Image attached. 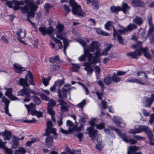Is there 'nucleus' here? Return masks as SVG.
Returning a JSON list of instances; mask_svg holds the SVG:
<instances>
[{
  "label": "nucleus",
  "instance_id": "f257e3e1",
  "mask_svg": "<svg viewBox=\"0 0 154 154\" xmlns=\"http://www.w3.org/2000/svg\"><path fill=\"white\" fill-rule=\"evenodd\" d=\"M38 8V6L35 4L31 2L21 7V11L23 14H27L26 20L30 23L31 21L30 17L32 18L34 17L35 12Z\"/></svg>",
  "mask_w": 154,
  "mask_h": 154
},
{
  "label": "nucleus",
  "instance_id": "f03ea898",
  "mask_svg": "<svg viewBox=\"0 0 154 154\" xmlns=\"http://www.w3.org/2000/svg\"><path fill=\"white\" fill-rule=\"evenodd\" d=\"M147 50L146 48H143L140 47L139 49H136V51L128 53L127 54L128 56L131 57L134 59H137L138 56H140L141 55V52L143 53L144 55L148 59H151V55L146 52Z\"/></svg>",
  "mask_w": 154,
  "mask_h": 154
},
{
  "label": "nucleus",
  "instance_id": "7ed1b4c3",
  "mask_svg": "<svg viewBox=\"0 0 154 154\" xmlns=\"http://www.w3.org/2000/svg\"><path fill=\"white\" fill-rule=\"evenodd\" d=\"M77 41L84 47V54L82 55L80 57H79V60L80 61H85L86 57H87L89 58V62H90L92 60V54L89 52V51L88 50H86L85 48L86 45L85 42L81 39H78Z\"/></svg>",
  "mask_w": 154,
  "mask_h": 154
},
{
  "label": "nucleus",
  "instance_id": "20e7f679",
  "mask_svg": "<svg viewBox=\"0 0 154 154\" xmlns=\"http://www.w3.org/2000/svg\"><path fill=\"white\" fill-rule=\"evenodd\" d=\"M137 28V26L134 23H130L127 26V28L122 27V29H119L118 31L119 34L125 35L128 31H131Z\"/></svg>",
  "mask_w": 154,
  "mask_h": 154
},
{
  "label": "nucleus",
  "instance_id": "39448f33",
  "mask_svg": "<svg viewBox=\"0 0 154 154\" xmlns=\"http://www.w3.org/2000/svg\"><path fill=\"white\" fill-rule=\"evenodd\" d=\"M17 35L18 40L20 43L26 45V43L24 42L22 40V39L24 38L26 35V32L25 30L23 31L21 29H19L17 32Z\"/></svg>",
  "mask_w": 154,
  "mask_h": 154
},
{
  "label": "nucleus",
  "instance_id": "423d86ee",
  "mask_svg": "<svg viewBox=\"0 0 154 154\" xmlns=\"http://www.w3.org/2000/svg\"><path fill=\"white\" fill-rule=\"evenodd\" d=\"M72 8V12L74 15H77L79 16L83 17L84 14L83 12L82 11L81 6L77 4L73 6Z\"/></svg>",
  "mask_w": 154,
  "mask_h": 154
},
{
  "label": "nucleus",
  "instance_id": "0eeeda50",
  "mask_svg": "<svg viewBox=\"0 0 154 154\" xmlns=\"http://www.w3.org/2000/svg\"><path fill=\"white\" fill-rule=\"evenodd\" d=\"M17 96H25V98L23 100V103H25L30 100V95L29 93H27L24 91L23 90L21 89L17 92Z\"/></svg>",
  "mask_w": 154,
  "mask_h": 154
},
{
  "label": "nucleus",
  "instance_id": "6e6552de",
  "mask_svg": "<svg viewBox=\"0 0 154 154\" xmlns=\"http://www.w3.org/2000/svg\"><path fill=\"white\" fill-rule=\"evenodd\" d=\"M58 101L59 102V104L61 106L60 110L62 112H65L68 111L69 105L63 100L61 99L58 100Z\"/></svg>",
  "mask_w": 154,
  "mask_h": 154
},
{
  "label": "nucleus",
  "instance_id": "1a4fd4ad",
  "mask_svg": "<svg viewBox=\"0 0 154 154\" xmlns=\"http://www.w3.org/2000/svg\"><path fill=\"white\" fill-rule=\"evenodd\" d=\"M43 136H46L45 138V145H47L48 147H51L53 143V136L50 135V133H47L46 135H45V134Z\"/></svg>",
  "mask_w": 154,
  "mask_h": 154
},
{
  "label": "nucleus",
  "instance_id": "9d476101",
  "mask_svg": "<svg viewBox=\"0 0 154 154\" xmlns=\"http://www.w3.org/2000/svg\"><path fill=\"white\" fill-rule=\"evenodd\" d=\"M100 46L99 43L96 41H92L86 50L89 51L94 52L95 49H98Z\"/></svg>",
  "mask_w": 154,
  "mask_h": 154
},
{
  "label": "nucleus",
  "instance_id": "9b49d317",
  "mask_svg": "<svg viewBox=\"0 0 154 154\" xmlns=\"http://www.w3.org/2000/svg\"><path fill=\"white\" fill-rule=\"evenodd\" d=\"M113 29V35L114 37L113 40L116 39V36H117V38L119 43L123 45L124 44L123 38L120 35V34L118 35V30L117 31L115 28L114 26H112Z\"/></svg>",
  "mask_w": 154,
  "mask_h": 154
},
{
  "label": "nucleus",
  "instance_id": "f8f14e48",
  "mask_svg": "<svg viewBox=\"0 0 154 154\" xmlns=\"http://www.w3.org/2000/svg\"><path fill=\"white\" fill-rule=\"evenodd\" d=\"M56 104V102L53 100L50 99L49 100L48 103L47 111L48 113L53 114L54 112L53 109V107Z\"/></svg>",
  "mask_w": 154,
  "mask_h": 154
},
{
  "label": "nucleus",
  "instance_id": "ddd939ff",
  "mask_svg": "<svg viewBox=\"0 0 154 154\" xmlns=\"http://www.w3.org/2000/svg\"><path fill=\"white\" fill-rule=\"evenodd\" d=\"M86 130L88 132V134L90 137L93 140H94L97 135L98 131L92 127L88 128Z\"/></svg>",
  "mask_w": 154,
  "mask_h": 154
},
{
  "label": "nucleus",
  "instance_id": "4468645a",
  "mask_svg": "<svg viewBox=\"0 0 154 154\" xmlns=\"http://www.w3.org/2000/svg\"><path fill=\"white\" fill-rule=\"evenodd\" d=\"M139 148V147H137L136 146H129L127 154H142L141 152H136Z\"/></svg>",
  "mask_w": 154,
  "mask_h": 154
},
{
  "label": "nucleus",
  "instance_id": "2eb2a0df",
  "mask_svg": "<svg viewBox=\"0 0 154 154\" xmlns=\"http://www.w3.org/2000/svg\"><path fill=\"white\" fill-rule=\"evenodd\" d=\"M70 88H63L62 90L60 92V90H58V96L59 98L60 99L61 98H66L67 93L68 91H69Z\"/></svg>",
  "mask_w": 154,
  "mask_h": 154
},
{
  "label": "nucleus",
  "instance_id": "dca6fc26",
  "mask_svg": "<svg viewBox=\"0 0 154 154\" xmlns=\"http://www.w3.org/2000/svg\"><path fill=\"white\" fill-rule=\"evenodd\" d=\"M2 101L5 104V114H8L9 116H11L10 113L8 112V106L10 103V101L7 99L5 96H4L2 99Z\"/></svg>",
  "mask_w": 154,
  "mask_h": 154
},
{
  "label": "nucleus",
  "instance_id": "f3484780",
  "mask_svg": "<svg viewBox=\"0 0 154 154\" xmlns=\"http://www.w3.org/2000/svg\"><path fill=\"white\" fill-rule=\"evenodd\" d=\"M7 91L5 93V95L10 98L11 100H19V99L15 96L12 94V89L9 88L6 89Z\"/></svg>",
  "mask_w": 154,
  "mask_h": 154
},
{
  "label": "nucleus",
  "instance_id": "a211bd4d",
  "mask_svg": "<svg viewBox=\"0 0 154 154\" xmlns=\"http://www.w3.org/2000/svg\"><path fill=\"white\" fill-rule=\"evenodd\" d=\"M85 66L84 69L87 72V74L88 75H91L93 71V69L90 66L89 62L85 63L83 65Z\"/></svg>",
  "mask_w": 154,
  "mask_h": 154
},
{
  "label": "nucleus",
  "instance_id": "6ab92c4d",
  "mask_svg": "<svg viewBox=\"0 0 154 154\" xmlns=\"http://www.w3.org/2000/svg\"><path fill=\"white\" fill-rule=\"evenodd\" d=\"M132 5L136 7L143 6L144 3L141 0H132Z\"/></svg>",
  "mask_w": 154,
  "mask_h": 154
},
{
  "label": "nucleus",
  "instance_id": "aec40b11",
  "mask_svg": "<svg viewBox=\"0 0 154 154\" xmlns=\"http://www.w3.org/2000/svg\"><path fill=\"white\" fill-rule=\"evenodd\" d=\"M13 66L16 72L19 73H22V71L25 70V68H23L20 65L17 63L14 64Z\"/></svg>",
  "mask_w": 154,
  "mask_h": 154
},
{
  "label": "nucleus",
  "instance_id": "412c9836",
  "mask_svg": "<svg viewBox=\"0 0 154 154\" xmlns=\"http://www.w3.org/2000/svg\"><path fill=\"white\" fill-rule=\"evenodd\" d=\"M25 106L26 108L28 114H29L30 112L32 113L33 111H35V105L32 103H30L29 105L27 104H25Z\"/></svg>",
  "mask_w": 154,
  "mask_h": 154
},
{
  "label": "nucleus",
  "instance_id": "4be33fe9",
  "mask_svg": "<svg viewBox=\"0 0 154 154\" xmlns=\"http://www.w3.org/2000/svg\"><path fill=\"white\" fill-rule=\"evenodd\" d=\"M147 126L142 125H137L135 126V129L137 133H138L143 131L145 132L147 129Z\"/></svg>",
  "mask_w": 154,
  "mask_h": 154
},
{
  "label": "nucleus",
  "instance_id": "5701e85b",
  "mask_svg": "<svg viewBox=\"0 0 154 154\" xmlns=\"http://www.w3.org/2000/svg\"><path fill=\"white\" fill-rule=\"evenodd\" d=\"M143 103L145 104L146 106L150 107L152 103V100L150 97H144L143 100Z\"/></svg>",
  "mask_w": 154,
  "mask_h": 154
},
{
  "label": "nucleus",
  "instance_id": "b1692460",
  "mask_svg": "<svg viewBox=\"0 0 154 154\" xmlns=\"http://www.w3.org/2000/svg\"><path fill=\"white\" fill-rule=\"evenodd\" d=\"M124 134L125 135V137H123V136H121V138L126 143H128L129 142L131 144H135L137 143V141H136L135 140L133 139H131L129 140H128L127 137L125 134Z\"/></svg>",
  "mask_w": 154,
  "mask_h": 154
},
{
  "label": "nucleus",
  "instance_id": "393cba45",
  "mask_svg": "<svg viewBox=\"0 0 154 154\" xmlns=\"http://www.w3.org/2000/svg\"><path fill=\"white\" fill-rule=\"evenodd\" d=\"M133 22L134 23L140 25L142 24L143 20L141 17L136 16L133 20Z\"/></svg>",
  "mask_w": 154,
  "mask_h": 154
},
{
  "label": "nucleus",
  "instance_id": "a878e982",
  "mask_svg": "<svg viewBox=\"0 0 154 154\" xmlns=\"http://www.w3.org/2000/svg\"><path fill=\"white\" fill-rule=\"evenodd\" d=\"M121 8V11H122L124 13H126L127 11L130 9V7L128 6L127 3H123L122 5V7Z\"/></svg>",
  "mask_w": 154,
  "mask_h": 154
},
{
  "label": "nucleus",
  "instance_id": "bb28decb",
  "mask_svg": "<svg viewBox=\"0 0 154 154\" xmlns=\"http://www.w3.org/2000/svg\"><path fill=\"white\" fill-rule=\"evenodd\" d=\"M126 82L132 83H136L142 85H145L146 84L145 83L142 82L139 79L135 78L132 79H128L126 81Z\"/></svg>",
  "mask_w": 154,
  "mask_h": 154
},
{
  "label": "nucleus",
  "instance_id": "cd10ccee",
  "mask_svg": "<svg viewBox=\"0 0 154 154\" xmlns=\"http://www.w3.org/2000/svg\"><path fill=\"white\" fill-rule=\"evenodd\" d=\"M18 85L22 86L23 88H26L25 87L26 86L28 87L29 84L27 82L24 80V79L23 78H20L18 81Z\"/></svg>",
  "mask_w": 154,
  "mask_h": 154
},
{
  "label": "nucleus",
  "instance_id": "c85d7f7f",
  "mask_svg": "<svg viewBox=\"0 0 154 154\" xmlns=\"http://www.w3.org/2000/svg\"><path fill=\"white\" fill-rule=\"evenodd\" d=\"M113 119L115 123L117 125L123 128L125 127L126 126L125 123L122 122V121L117 120L116 117L114 116L113 117Z\"/></svg>",
  "mask_w": 154,
  "mask_h": 154
},
{
  "label": "nucleus",
  "instance_id": "c756f323",
  "mask_svg": "<svg viewBox=\"0 0 154 154\" xmlns=\"http://www.w3.org/2000/svg\"><path fill=\"white\" fill-rule=\"evenodd\" d=\"M59 60L60 58L58 55H57L49 58V61L50 63H56L57 61H59Z\"/></svg>",
  "mask_w": 154,
  "mask_h": 154
},
{
  "label": "nucleus",
  "instance_id": "7c9ffc66",
  "mask_svg": "<svg viewBox=\"0 0 154 154\" xmlns=\"http://www.w3.org/2000/svg\"><path fill=\"white\" fill-rule=\"evenodd\" d=\"M145 132L147 134L149 141L153 138V135L152 132L148 127L147 128V129L145 131Z\"/></svg>",
  "mask_w": 154,
  "mask_h": 154
},
{
  "label": "nucleus",
  "instance_id": "2f4dec72",
  "mask_svg": "<svg viewBox=\"0 0 154 154\" xmlns=\"http://www.w3.org/2000/svg\"><path fill=\"white\" fill-rule=\"evenodd\" d=\"M26 152V150L25 148L21 147L18 150H15L14 154H25Z\"/></svg>",
  "mask_w": 154,
  "mask_h": 154
},
{
  "label": "nucleus",
  "instance_id": "473e14b6",
  "mask_svg": "<svg viewBox=\"0 0 154 154\" xmlns=\"http://www.w3.org/2000/svg\"><path fill=\"white\" fill-rule=\"evenodd\" d=\"M39 141V140L37 138H32L30 141H28L26 142V146L27 147H30L31 146L32 143L35 142H38Z\"/></svg>",
  "mask_w": 154,
  "mask_h": 154
},
{
  "label": "nucleus",
  "instance_id": "72a5a7b5",
  "mask_svg": "<svg viewBox=\"0 0 154 154\" xmlns=\"http://www.w3.org/2000/svg\"><path fill=\"white\" fill-rule=\"evenodd\" d=\"M112 130H114L117 134L121 137V136H123V137H125V135L124 134L122 133L121 131L118 129L115 128L112 126H109V127Z\"/></svg>",
  "mask_w": 154,
  "mask_h": 154
},
{
  "label": "nucleus",
  "instance_id": "f704fd0d",
  "mask_svg": "<svg viewBox=\"0 0 154 154\" xmlns=\"http://www.w3.org/2000/svg\"><path fill=\"white\" fill-rule=\"evenodd\" d=\"M52 126L53 124L51 121H48L47 122V128L45 129V135H46L47 133H49V130L52 128Z\"/></svg>",
  "mask_w": 154,
  "mask_h": 154
},
{
  "label": "nucleus",
  "instance_id": "c9c22d12",
  "mask_svg": "<svg viewBox=\"0 0 154 154\" xmlns=\"http://www.w3.org/2000/svg\"><path fill=\"white\" fill-rule=\"evenodd\" d=\"M112 77L109 76L103 79V81L105 85H108L112 82Z\"/></svg>",
  "mask_w": 154,
  "mask_h": 154
},
{
  "label": "nucleus",
  "instance_id": "e433bc0d",
  "mask_svg": "<svg viewBox=\"0 0 154 154\" xmlns=\"http://www.w3.org/2000/svg\"><path fill=\"white\" fill-rule=\"evenodd\" d=\"M110 10L112 12L115 13L121 10V7L119 6H112L110 8Z\"/></svg>",
  "mask_w": 154,
  "mask_h": 154
},
{
  "label": "nucleus",
  "instance_id": "4c0bfd02",
  "mask_svg": "<svg viewBox=\"0 0 154 154\" xmlns=\"http://www.w3.org/2000/svg\"><path fill=\"white\" fill-rule=\"evenodd\" d=\"M28 76L30 78V79L29 81V83L31 85H35V83L34 82V79L32 74L30 72H29L28 73Z\"/></svg>",
  "mask_w": 154,
  "mask_h": 154
},
{
  "label": "nucleus",
  "instance_id": "58836bf2",
  "mask_svg": "<svg viewBox=\"0 0 154 154\" xmlns=\"http://www.w3.org/2000/svg\"><path fill=\"white\" fill-rule=\"evenodd\" d=\"M113 22L110 21H108L107 22L105 25V27L106 29L109 30L110 27L113 24Z\"/></svg>",
  "mask_w": 154,
  "mask_h": 154
},
{
  "label": "nucleus",
  "instance_id": "ea45409f",
  "mask_svg": "<svg viewBox=\"0 0 154 154\" xmlns=\"http://www.w3.org/2000/svg\"><path fill=\"white\" fill-rule=\"evenodd\" d=\"M86 101L85 99L83 100L80 103L78 104L76 106L80 109H83V108L84 106L86 104Z\"/></svg>",
  "mask_w": 154,
  "mask_h": 154
},
{
  "label": "nucleus",
  "instance_id": "a19ab883",
  "mask_svg": "<svg viewBox=\"0 0 154 154\" xmlns=\"http://www.w3.org/2000/svg\"><path fill=\"white\" fill-rule=\"evenodd\" d=\"M33 100L35 103L36 105H38L41 103V100L39 97L36 96H33Z\"/></svg>",
  "mask_w": 154,
  "mask_h": 154
},
{
  "label": "nucleus",
  "instance_id": "79ce46f5",
  "mask_svg": "<svg viewBox=\"0 0 154 154\" xmlns=\"http://www.w3.org/2000/svg\"><path fill=\"white\" fill-rule=\"evenodd\" d=\"M42 82L45 86H46L48 85L49 81L51 79V78L49 77L47 78H45L43 77H42Z\"/></svg>",
  "mask_w": 154,
  "mask_h": 154
},
{
  "label": "nucleus",
  "instance_id": "37998d69",
  "mask_svg": "<svg viewBox=\"0 0 154 154\" xmlns=\"http://www.w3.org/2000/svg\"><path fill=\"white\" fill-rule=\"evenodd\" d=\"M64 79H63L62 80H59L55 82L54 84L57 86H58L59 88H60L62 85L64 83Z\"/></svg>",
  "mask_w": 154,
  "mask_h": 154
},
{
  "label": "nucleus",
  "instance_id": "c03bdc74",
  "mask_svg": "<svg viewBox=\"0 0 154 154\" xmlns=\"http://www.w3.org/2000/svg\"><path fill=\"white\" fill-rule=\"evenodd\" d=\"M93 61L91 62V64H95L98 62H99L100 61V59L99 58V57L95 55L94 57L92 56V59Z\"/></svg>",
  "mask_w": 154,
  "mask_h": 154
},
{
  "label": "nucleus",
  "instance_id": "a18cd8bd",
  "mask_svg": "<svg viewBox=\"0 0 154 154\" xmlns=\"http://www.w3.org/2000/svg\"><path fill=\"white\" fill-rule=\"evenodd\" d=\"M31 115L32 116L36 115V116L38 117H41L42 116V114L41 112H38L36 110L33 111H32V113H31Z\"/></svg>",
  "mask_w": 154,
  "mask_h": 154
},
{
  "label": "nucleus",
  "instance_id": "49530a36",
  "mask_svg": "<svg viewBox=\"0 0 154 154\" xmlns=\"http://www.w3.org/2000/svg\"><path fill=\"white\" fill-rule=\"evenodd\" d=\"M22 89L27 94L29 93V94H30V93L34 94H35V92L34 91L31 90L30 89L29 86L28 87V88H23Z\"/></svg>",
  "mask_w": 154,
  "mask_h": 154
},
{
  "label": "nucleus",
  "instance_id": "de8ad7c7",
  "mask_svg": "<svg viewBox=\"0 0 154 154\" xmlns=\"http://www.w3.org/2000/svg\"><path fill=\"white\" fill-rule=\"evenodd\" d=\"M64 28V26L62 24H59L57 26V34L63 31Z\"/></svg>",
  "mask_w": 154,
  "mask_h": 154
},
{
  "label": "nucleus",
  "instance_id": "09e8293b",
  "mask_svg": "<svg viewBox=\"0 0 154 154\" xmlns=\"http://www.w3.org/2000/svg\"><path fill=\"white\" fill-rule=\"evenodd\" d=\"M111 77L112 79V82H118L121 80L120 78L117 76L116 74L113 75Z\"/></svg>",
  "mask_w": 154,
  "mask_h": 154
},
{
  "label": "nucleus",
  "instance_id": "8fccbe9b",
  "mask_svg": "<svg viewBox=\"0 0 154 154\" xmlns=\"http://www.w3.org/2000/svg\"><path fill=\"white\" fill-rule=\"evenodd\" d=\"M63 44H64L63 52H64V54H66V50L67 48V47L69 45V43L68 42L67 40L66 39H64L63 40Z\"/></svg>",
  "mask_w": 154,
  "mask_h": 154
},
{
  "label": "nucleus",
  "instance_id": "3c124183",
  "mask_svg": "<svg viewBox=\"0 0 154 154\" xmlns=\"http://www.w3.org/2000/svg\"><path fill=\"white\" fill-rule=\"evenodd\" d=\"M64 10L66 13L65 15H66L70 11V9L69 6L66 5H64Z\"/></svg>",
  "mask_w": 154,
  "mask_h": 154
},
{
  "label": "nucleus",
  "instance_id": "603ef678",
  "mask_svg": "<svg viewBox=\"0 0 154 154\" xmlns=\"http://www.w3.org/2000/svg\"><path fill=\"white\" fill-rule=\"evenodd\" d=\"M96 126L97 129L101 130L105 128V125L103 123L101 122L100 124H97Z\"/></svg>",
  "mask_w": 154,
  "mask_h": 154
},
{
  "label": "nucleus",
  "instance_id": "864d4df0",
  "mask_svg": "<svg viewBox=\"0 0 154 154\" xmlns=\"http://www.w3.org/2000/svg\"><path fill=\"white\" fill-rule=\"evenodd\" d=\"M36 122V120L35 119L33 118L32 119L30 120H25L22 121L23 123H34Z\"/></svg>",
  "mask_w": 154,
  "mask_h": 154
},
{
  "label": "nucleus",
  "instance_id": "5fc2aeb1",
  "mask_svg": "<svg viewBox=\"0 0 154 154\" xmlns=\"http://www.w3.org/2000/svg\"><path fill=\"white\" fill-rule=\"evenodd\" d=\"M100 3V0H93L92 5L95 8H97L99 7Z\"/></svg>",
  "mask_w": 154,
  "mask_h": 154
},
{
  "label": "nucleus",
  "instance_id": "6e6d98bb",
  "mask_svg": "<svg viewBox=\"0 0 154 154\" xmlns=\"http://www.w3.org/2000/svg\"><path fill=\"white\" fill-rule=\"evenodd\" d=\"M46 28L44 27H40L39 28V31L42 32V34L44 35H45L46 34Z\"/></svg>",
  "mask_w": 154,
  "mask_h": 154
},
{
  "label": "nucleus",
  "instance_id": "4d7b16f0",
  "mask_svg": "<svg viewBox=\"0 0 154 154\" xmlns=\"http://www.w3.org/2000/svg\"><path fill=\"white\" fill-rule=\"evenodd\" d=\"M154 32V26H151L149 29L147 34V36H149L153 32Z\"/></svg>",
  "mask_w": 154,
  "mask_h": 154
},
{
  "label": "nucleus",
  "instance_id": "13d9d810",
  "mask_svg": "<svg viewBox=\"0 0 154 154\" xmlns=\"http://www.w3.org/2000/svg\"><path fill=\"white\" fill-rule=\"evenodd\" d=\"M39 96L42 100L48 101L49 99L48 97L43 94H40Z\"/></svg>",
  "mask_w": 154,
  "mask_h": 154
},
{
  "label": "nucleus",
  "instance_id": "bf43d9fd",
  "mask_svg": "<svg viewBox=\"0 0 154 154\" xmlns=\"http://www.w3.org/2000/svg\"><path fill=\"white\" fill-rule=\"evenodd\" d=\"M13 3L15 5H17L19 6L20 5H23L24 4V2L23 1H13Z\"/></svg>",
  "mask_w": 154,
  "mask_h": 154
},
{
  "label": "nucleus",
  "instance_id": "052dcab7",
  "mask_svg": "<svg viewBox=\"0 0 154 154\" xmlns=\"http://www.w3.org/2000/svg\"><path fill=\"white\" fill-rule=\"evenodd\" d=\"M101 104L102 105L103 109H105L107 108L108 106L106 101H104L103 100H102Z\"/></svg>",
  "mask_w": 154,
  "mask_h": 154
},
{
  "label": "nucleus",
  "instance_id": "680f3d73",
  "mask_svg": "<svg viewBox=\"0 0 154 154\" xmlns=\"http://www.w3.org/2000/svg\"><path fill=\"white\" fill-rule=\"evenodd\" d=\"M4 149L7 152V154H13V151L11 149L5 147Z\"/></svg>",
  "mask_w": 154,
  "mask_h": 154
},
{
  "label": "nucleus",
  "instance_id": "e2e57ef3",
  "mask_svg": "<svg viewBox=\"0 0 154 154\" xmlns=\"http://www.w3.org/2000/svg\"><path fill=\"white\" fill-rule=\"evenodd\" d=\"M94 68L95 70L96 73H97L98 74H99L101 71V69L99 67L96 65L94 66Z\"/></svg>",
  "mask_w": 154,
  "mask_h": 154
},
{
  "label": "nucleus",
  "instance_id": "0e129e2a",
  "mask_svg": "<svg viewBox=\"0 0 154 154\" xmlns=\"http://www.w3.org/2000/svg\"><path fill=\"white\" fill-rule=\"evenodd\" d=\"M133 137L134 138L136 139L137 140H140L141 139H143L144 138L143 137L136 135H133Z\"/></svg>",
  "mask_w": 154,
  "mask_h": 154
},
{
  "label": "nucleus",
  "instance_id": "69168bd1",
  "mask_svg": "<svg viewBox=\"0 0 154 154\" xmlns=\"http://www.w3.org/2000/svg\"><path fill=\"white\" fill-rule=\"evenodd\" d=\"M97 50V51L94 53V55L96 56H98V57L102 56L101 53H100L101 49L99 48Z\"/></svg>",
  "mask_w": 154,
  "mask_h": 154
},
{
  "label": "nucleus",
  "instance_id": "338daca9",
  "mask_svg": "<svg viewBox=\"0 0 154 154\" xmlns=\"http://www.w3.org/2000/svg\"><path fill=\"white\" fill-rule=\"evenodd\" d=\"M51 7V5L49 4L46 3L45 4V8L46 11H48Z\"/></svg>",
  "mask_w": 154,
  "mask_h": 154
},
{
  "label": "nucleus",
  "instance_id": "774afa93",
  "mask_svg": "<svg viewBox=\"0 0 154 154\" xmlns=\"http://www.w3.org/2000/svg\"><path fill=\"white\" fill-rule=\"evenodd\" d=\"M149 39L151 44H154V33L152 34Z\"/></svg>",
  "mask_w": 154,
  "mask_h": 154
}]
</instances>
